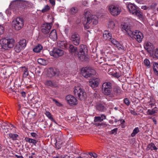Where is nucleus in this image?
Masks as SVG:
<instances>
[{"mask_svg":"<svg viewBox=\"0 0 158 158\" xmlns=\"http://www.w3.org/2000/svg\"><path fill=\"white\" fill-rule=\"evenodd\" d=\"M122 31L127 33L131 37L135 39L138 42H142L143 38V35L139 30H132L129 26L127 25H123L122 27Z\"/></svg>","mask_w":158,"mask_h":158,"instance_id":"nucleus-1","label":"nucleus"},{"mask_svg":"<svg viewBox=\"0 0 158 158\" xmlns=\"http://www.w3.org/2000/svg\"><path fill=\"white\" fill-rule=\"evenodd\" d=\"M85 29H89L90 26L94 24L96 25L98 23V18L95 15H91L90 12L88 11L85 12L82 18Z\"/></svg>","mask_w":158,"mask_h":158,"instance_id":"nucleus-2","label":"nucleus"},{"mask_svg":"<svg viewBox=\"0 0 158 158\" xmlns=\"http://www.w3.org/2000/svg\"><path fill=\"white\" fill-rule=\"evenodd\" d=\"M112 84L110 82H105L103 83L102 86V91L105 95L109 97L114 98V94L111 93L112 90Z\"/></svg>","mask_w":158,"mask_h":158,"instance_id":"nucleus-3","label":"nucleus"},{"mask_svg":"<svg viewBox=\"0 0 158 158\" xmlns=\"http://www.w3.org/2000/svg\"><path fill=\"white\" fill-rule=\"evenodd\" d=\"M87 52V49L86 45L81 44L79 46L78 51L77 54L78 58L82 61L87 60L86 52Z\"/></svg>","mask_w":158,"mask_h":158,"instance_id":"nucleus-4","label":"nucleus"},{"mask_svg":"<svg viewBox=\"0 0 158 158\" xmlns=\"http://www.w3.org/2000/svg\"><path fill=\"white\" fill-rule=\"evenodd\" d=\"M127 7L131 13L136 15L139 19L143 18L142 13L140 11L139 9L137 6L134 4L130 3L128 5Z\"/></svg>","mask_w":158,"mask_h":158,"instance_id":"nucleus-5","label":"nucleus"},{"mask_svg":"<svg viewBox=\"0 0 158 158\" xmlns=\"http://www.w3.org/2000/svg\"><path fill=\"white\" fill-rule=\"evenodd\" d=\"M14 43L15 40L13 39L3 38L0 40V44L6 49H8V48H13L14 46Z\"/></svg>","mask_w":158,"mask_h":158,"instance_id":"nucleus-6","label":"nucleus"},{"mask_svg":"<svg viewBox=\"0 0 158 158\" xmlns=\"http://www.w3.org/2000/svg\"><path fill=\"white\" fill-rule=\"evenodd\" d=\"M81 71L82 76L85 78L91 77L95 73V70L90 67L82 68Z\"/></svg>","mask_w":158,"mask_h":158,"instance_id":"nucleus-7","label":"nucleus"},{"mask_svg":"<svg viewBox=\"0 0 158 158\" xmlns=\"http://www.w3.org/2000/svg\"><path fill=\"white\" fill-rule=\"evenodd\" d=\"M15 29L17 30H20L23 26L24 21L22 18H17L12 22Z\"/></svg>","mask_w":158,"mask_h":158,"instance_id":"nucleus-8","label":"nucleus"},{"mask_svg":"<svg viewBox=\"0 0 158 158\" xmlns=\"http://www.w3.org/2000/svg\"><path fill=\"white\" fill-rule=\"evenodd\" d=\"M108 10L111 15L117 16L120 14L121 12L120 8L117 6L112 5L108 6Z\"/></svg>","mask_w":158,"mask_h":158,"instance_id":"nucleus-9","label":"nucleus"},{"mask_svg":"<svg viewBox=\"0 0 158 158\" xmlns=\"http://www.w3.org/2000/svg\"><path fill=\"white\" fill-rule=\"evenodd\" d=\"M22 4L19 0H16L11 2L9 5V8L13 10H20L22 7Z\"/></svg>","mask_w":158,"mask_h":158,"instance_id":"nucleus-10","label":"nucleus"},{"mask_svg":"<svg viewBox=\"0 0 158 158\" xmlns=\"http://www.w3.org/2000/svg\"><path fill=\"white\" fill-rule=\"evenodd\" d=\"M110 41L118 49L121 53H124L125 52L124 47L115 39L112 38Z\"/></svg>","mask_w":158,"mask_h":158,"instance_id":"nucleus-11","label":"nucleus"},{"mask_svg":"<svg viewBox=\"0 0 158 158\" xmlns=\"http://www.w3.org/2000/svg\"><path fill=\"white\" fill-rule=\"evenodd\" d=\"M50 54L51 56L58 57L63 56L64 54V52L62 50L56 48L50 52Z\"/></svg>","mask_w":158,"mask_h":158,"instance_id":"nucleus-12","label":"nucleus"},{"mask_svg":"<svg viewBox=\"0 0 158 158\" xmlns=\"http://www.w3.org/2000/svg\"><path fill=\"white\" fill-rule=\"evenodd\" d=\"M66 100L67 103L71 106L76 105L78 103L77 99L71 95H67L66 97Z\"/></svg>","mask_w":158,"mask_h":158,"instance_id":"nucleus-13","label":"nucleus"},{"mask_svg":"<svg viewBox=\"0 0 158 158\" xmlns=\"http://www.w3.org/2000/svg\"><path fill=\"white\" fill-rule=\"evenodd\" d=\"M70 40L75 45H78L80 42V37L79 35L77 33H72Z\"/></svg>","mask_w":158,"mask_h":158,"instance_id":"nucleus-14","label":"nucleus"},{"mask_svg":"<svg viewBox=\"0 0 158 158\" xmlns=\"http://www.w3.org/2000/svg\"><path fill=\"white\" fill-rule=\"evenodd\" d=\"M144 46L145 49L150 54L153 53L154 47L151 43L149 42H145Z\"/></svg>","mask_w":158,"mask_h":158,"instance_id":"nucleus-15","label":"nucleus"},{"mask_svg":"<svg viewBox=\"0 0 158 158\" xmlns=\"http://www.w3.org/2000/svg\"><path fill=\"white\" fill-rule=\"evenodd\" d=\"M51 28L52 25L51 23L44 24L42 27L41 31L44 34H47L49 33Z\"/></svg>","mask_w":158,"mask_h":158,"instance_id":"nucleus-16","label":"nucleus"},{"mask_svg":"<svg viewBox=\"0 0 158 158\" xmlns=\"http://www.w3.org/2000/svg\"><path fill=\"white\" fill-rule=\"evenodd\" d=\"M59 74V71L56 69L51 68H49L48 71V77H51L54 76H58Z\"/></svg>","mask_w":158,"mask_h":158,"instance_id":"nucleus-17","label":"nucleus"},{"mask_svg":"<svg viewBox=\"0 0 158 158\" xmlns=\"http://www.w3.org/2000/svg\"><path fill=\"white\" fill-rule=\"evenodd\" d=\"M99 80L98 78L93 77L90 80L89 85L92 87H96L98 85Z\"/></svg>","mask_w":158,"mask_h":158,"instance_id":"nucleus-18","label":"nucleus"},{"mask_svg":"<svg viewBox=\"0 0 158 158\" xmlns=\"http://www.w3.org/2000/svg\"><path fill=\"white\" fill-rule=\"evenodd\" d=\"M44 84L46 86L52 87H56L58 85L57 82L50 80L46 81L44 82Z\"/></svg>","mask_w":158,"mask_h":158,"instance_id":"nucleus-19","label":"nucleus"},{"mask_svg":"<svg viewBox=\"0 0 158 158\" xmlns=\"http://www.w3.org/2000/svg\"><path fill=\"white\" fill-rule=\"evenodd\" d=\"M69 51L72 54L77 56L78 53L77 49V47L72 44L70 45Z\"/></svg>","mask_w":158,"mask_h":158,"instance_id":"nucleus-20","label":"nucleus"},{"mask_svg":"<svg viewBox=\"0 0 158 158\" xmlns=\"http://www.w3.org/2000/svg\"><path fill=\"white\" fill-rule=\"evenodd\" d=\"M57 45L58 47L63 49H66L68 48V44L66 41H59L57 42Z\"/></svg>","mask_w":158,"mask_h":158,"instance_id":"nucleus-21","label":"nucleus"},{"mask_svg":"<svg viewBox=\"0 0 158 158\" xmlns=\"http://www.w3.org/2000/svg\"><path fill=\"white\" fill-rule=\"evenodd\" d=\"M122 90L118 86H115L113 87V91L112 90L111 93L114 94V97L118 95H119L121 94Z\"/></svg>","mask_w":158,"mask_h":158,"instance_id":"nucleus-22","label":"nucleus"},{"mask_svg":"<svg viewBox=\"0 0 158 158\" xmlns=\"http://www.w3.org/2000/svg\"><path fill=\"white\" fill-rule=\"evenodd\" d=\"M111 34L107 31H105L103 34V37L106 40H110L112 38Z\"/></svg>","mask_w":158,"mask_h":158,"instance_id":"nucleus-23","label":"nucleus"},{"mask_svg":"<svg viewBox=\"0 0 158 158\" xmlns=\"http://www.w3.org/2000/svg\"><path fill=\"white\" fill-rule=\"evenodd\" d=\"M49 37L53 40H55L57 39V35L55 30L53 29L52 31L49 34Z\"/></svg>","mask_w":158,"mask_h":158,"instance_id":"nucleus-24","label":"nucleus"},{"mask_svg":"<svg viewBox=\"0 0 158 158\" xmlns=\"http://www.w3.org/2000/svg\"><path fill=\"white\" fill-rule=\"evenodd\" d=\"M83 92H84V90L80 86H78L75 87L73 92L75 95L77 96Z\"/></svg>","mask_w":158,"mask_h":158,"instance_id":"nucleus-25","label":"nucleus"},{"mask_svg":"<svg viewBox=\"0 0 158 158\" xmlns=\"http://www.w3.org/2000/svg\"><path fill=\"white\" fill-rule=\"evenodd\" d=\"M106 116L104 114H102L100 116H96L94 117V122H101L104 119H106Z\"/></svg>","mask_w":158,"mask_h":158,"instance_id":"nucleus-26","label":"nucleus"},{"mask_svg":"<svg viewBox=\"0 0 158 158\" xmlns=\"http://www.w3.org/2000/svg\"><path fill=\"white\" fill-rule=\"evenodd\" d=\"M24 139L26 142H28L30 143H31L35 146H36V145L38 142V141L36 140L28 137L25 138Z\"/></svg>","mask_w":158,"mask_h":158,"instance_id":"nucleus-27","label":"nucleus"},{"mask_svg":"<svg viewBox=\"0 0 158 158\" xmlns=\"http://www.w3.org/2000/svg\"><path fill=\"white\" fill-rule=\"evenodd\" d=\"M157 149V148L156 147L154 143H151L148 145L146 149L147 151H149L150 150H156Z\"/></svg>","mask_w":158,"mask_h":158,"instance_id":"nucleus-28","label":"nucleus"},{"mask_svg":"<svg viewBox=\"0 0 158 158\" xmlns=\"http://www.w3.org/2000/svg\"><path fill=\"white\" fill-rule=\"evenodd\" d=\"M43 49V47L40 44H38L33 49V51L36 53H39Z\"/></svg>","mask_w":158,"mask_h":158,"instance_id":"nucleus-29","label":"nucleus"},{"mask_svg":"<svg viewBox=\"0 0 158 158\" xmlns=\"http://www.w3.org/2000/svg\"><path fill=\"white\" fill-rule=\"evenodd\" d=\"M158 112V109L156 107H154L152 110L148 109L147 111L148 114L154 115Z\"/></svg>","mask_w":158,"mask_h":158,"instance_id":"nucleus-30","label":"nucleus"},{"mask_svg":"<svg viewBox=\"0 0 158 158\" xmlns=\"http://www.w3.org/2000/svg\"><path fill=\"white\" fill-rule=\"evenodd\" d=\"M78 11L77 8L73 7L70 8L69 10V13L72 15H73L76 14Z\"/></svg>","mask_w":158,"mask_h":158,"instance_id":"nucleus-31","label":"nucleus"},{"mask_svg":"<svg viewBox=\"0 0 158 158\" xmlns=\"http://www.w3.org/2000/svg\"><path fill=\"white\" fill-rule=\"evenodd\" d=\"M97 109L101 111H103L106 110L104 105L102 104H99L97 106Z\"/></svg>","mask_w":158,"mask_h":158,"instance_id":"nucleus-32","label":"nucleus"},{"mask_svg":"<svg viewBox=\"0 0 158 158\" xmlns=\"http://www.w3.org/2000/svg\"><path fill=\"white\" fill-rule=\"evenodd\" d=\"M77 96L79 99L81 100H84L86 96V93L85 92H83L80 94H79L77 95Z\"/></svg>","mask_w":158,"mask_h":158,"instance_id":"nucleus-33","label":"nucleus"},{"mask_svg":"<svg viewBox=\"0 0 158 158\" xmlns=\"http://www.w3.org/2000/svg\"><path fill=\"white\" fill-rule=\"evenodd\" d=\"M153 70L154 73L158 76V64L155 63L153 64Z\"/></svg>","mask_w":158,"mask_h":158,"instance_id":"nucleus-34","label":"nucleus"},{"mask_svg":"<svg viewBox=\"0 0 158 158\" xmlns=\"http://www.w3.org/2000/svg\"><path fill=\"white\" fill-rule=\"evenodd\" d=\"M45 114L49 119H51L52 121L54 122L55 123L57 124L56 122L52 117L51 114L49 111H46L45 113Z\"/></svg>","mask_w":158,"mask_h":158,"instance_id":"nucleus-35","label":"nucleus"},{"mask_svg":"<svg viewBox=\"0 0 158 158\" xmlns=\"http://www.w3.org/2000/svg\"><path fill=\"white\" fill-rule=\"evenodd\" d=\"M23 76L26 77L28 75V69L26 67H24L23 68Z\"/></svg>","mask_w":158,"mask_h":158,"instance_id":"nucleus-36","label":"nucleus"},{"mask_svg":"<svg viewBox=\"0 0 158 158\" xmlns=\"http://www.w3.org/2000/svg\"><path fill=\"white\" fill-rule=\"evenodd\" d=\"M23 48L17 44L14 48L15 51L17 52H19Z\"/></svg>","mask_w":158,"mask_h":158,"instance_id":"nucleus-37","label":"nucleus"},{"mask_svg":"<svg viewBox=\"0 0 158 158\" xmlns=\"http://www.w3.org/2000/svg\"><path fill=\"white\" fill-rule=\"evenodd\" d=\"M50 9V6L48 5H47L44 7L41 11L42 13H44L48 11Z\"/></svg>","mask_w":158,"mask_h":158,"instance_id":"nucleus-38","label":"nucleus"},{"mask_svg":"<svg viewBox=\"0 0 158 158\" xmlns=\"http://www.w3.org/2000/svg\"><path fill=\"white\" fill-rule=\"evenodd\" d=\"M18 44L23 48L26 45V40L25 39L21 40Z\"/></svg>","mask_w":158,"mask_h":158,"instance_id":"nucleus-39","label":"nucleus"},{"mask_svg":"<svg viewBox=\"0 0 158 158\" xmlns=\"http://www.w3.org/2000/svg\"><path fill=\"white\" fill-rule=\"evenodd\" d=\"M144 65L149 68L150 67V63L149 60L147 59H145L143 61Z\"/></svg>","mask_w":158,"mask_h":158,"instance_id":"nucleus-40","label":"nucleus"},{"mask_svg":"<svg viewBox=\"0 0 158 158\" xmlns=\"http://www.w3.org/2000/svg\"><path fill=\"white\" fill-rule=\"evenodd\" d=\"M139 131V128L138 127H135L133 130L132 133L131 135L132 137H134L135 135L137 134Z\"/></svg>","mask_w":158,"mask_h":158,"instance_id":"nucleus-41","label":"nucleus"},{"mask_svg":"<svg viewBox=\"0 0 158 158\" xmlns=\"http://www.w3.org/2000/svg\"><path fill=\"white\" fill-rule=\"evenodd\" d=\"M38 62L39 64L43 65H45L46 64V60L41 58L38 59Z\"/></svg>","mask_w":158,"mask_h":158,"instance_id":"nucleus-42","label":"nucleus"},{"mask_svg":"<svg viewBox=\"0 0 158 158\" xmlns=\"http://www.w3.org/2000/svg\"><path fill=\"white\" fill-rule=\"evenodd\" d=\"M153 57L154 58L158 59V48L154 50Z\"/></svg>","mask_w":158,"mask_h":158,"instance_id":"nucleus-43","label":"nucleus"},{"mask_svg":"<svg viewBox=\"0 0 158 158\" xmlns=\"http://www.w3.org/2000/svg\"><path fill=\"white\" fill-rule=\"evenodd\" d=\"M111 74L114 77L117 78L121 76L120 73L116 72L115 73H112Z\"/></svg>","mask_w":158,"mask_h":158,"instance_id":"nucleus-44","label":"nucleus"},{"mask_svg":"<svg viewBox=\"0 0 158 158\" xmlns=\"http://www.w3.org/2000/svg\"><path fill=\"white\" fill-rule=\"evenodd\" d=\"M9 137L12 138L13 140H15L18 136V135L16 134H10L9 135Z\"/></svg>","mask_w":158,"mask_h":158,"instance_id":"nucleus-45","label":"nucleus"},{"mask_svg":"<svg viewBox=\"0 0 158 158\" xmlns=\"http://www.w3.org/2000/svg\"><path fill=\"white\" fill-rule=\"evenodd\" d=\"M115 24L113 22H110L108 24V27L111 29L114 27Z\"/></svg>","mask_w":158,"mask_h":158,"instance_id":"nucleus-46","label":"nucleus"},{"mask_svg":"<svg viewBox=\"0 0 158 158\" xmlns=\"http://www.w3.org/2000/svg\"><path fill=\"white\" fill-rule=\"evenodd\" d=\"M124 103L127 106H128L130 105V101L127 98H125L123 100Z\"/></svg>","mask_w":158,"mask_h":158,"instance_id":"nucleus-47","label":"nucleus"},{"mask_svg":"<svg viewBox=\"0 0 158 158\" xmlns=\"http://www.w3.org/2000/svg\"><path fill=\"white\" fill-rule=\"evenodd\" d=\"M4 30L3 27L0 26V35L4 33Z\"/></svg>","mask_w":158,"mask_h":158,"instance_id":"nucleus-48","label":"nucleus"},{"mask_svg":"<svg viewBox=\"0 0 158 158\" xmlns=\"http://www.w3.org/2000/svg\"><path fill=\"white\" fill-rule=\"evenodd\" d=\"M27 6L29 7H32L34 5L33 4L30 2H29L27 1L26 3Z\"/></svg>","mask_w":158,"mask_h":158,"instance_id":"nucleus-49","label":"nucleus"},{"mask_svg":"<svg viewBox=\"0 0 158 158\" xmlns=\"http://www.w3.org/2000/svg\"><path fill=\"white\" fill-rule=\"evenodd\" d=\"M157 4L156 3H153L150 6L151 9H154L156 8Z\"/></svg>","mask_w":158,"mask_h":158,"instance_id":"nucleus-50","label":"nucleus"},{"mask_svg":"<svg viewBox=\"0 0 158 158\" xmlns=\"http://www.w3.org/2000/svg\"><path fill=\"white\" fill-rule=\"evenodd\" d=\"M89 154L90 156L93 157L94 158H97L98 157V155L95 153L90 152Z\"/></svg>","mask_w":158,"mask_h":158,"instance_id":"nucleus-51","label":"nucleus"},{"mask_svg":"<svg viewBox=\"0 0 158 158\" xmlns=\"http://www.w3.org/2000/svg\"><path fill=\"white\" fill-rule=\"evenodd\" d=\"M31 136L36 138L38 136V135L35 133L32 132L31 133Z\"/></svg>","mask_w":158,"mask_h":158,"instance_id":"nucleus-52","label":"nucleus"},{"mask_svg":"<svg viewBox=\"0 0 158 158\" xmlns=\"http://www.w3.org/2000/svg\"><path fill=\"white\" fill-rule=\"evenodd\" d=\"M61 143H60V144H61ZM60 144L59 141L56 142V147L58 148V149H60L61 148V146L60 145H59Z\"/></svg>","mask_w":158,"mask_h":158,"instance_id":"nucleus-53","label":"nucleus"},{"mask_svg":"<svg viewBox=\"0 0 158 158\" xmlns=\"http://www.w3.org/2000/svg\"><path fill=\"white\" fill-rule=\"evenodd\" d=\"M130 111L131 114L135 115H137V113L134 110H131Z\"/></svg>","mask_w":158,"mask_h":158,"instance_id":"nucleus-54","label":"nucleus"},{"mask_svg":"<svg viewBox=\"0 0 158 158\" xmlns=\"http://www.w3.org/2000/svg\"><path fill=\"white\" fill-rule=\"evenodd\" d=\"M117 131H118V128H115L111 131V134H115L117 132Z\"/></svg>","mask_w":158,"mask_h":158,"instance_id":"nucleus-55","label":"nucleus"},{"mask_svg":"<svg viewBox=\"0 0 158 158\" xmlns=\"http://www.w3.org/2000/svg\"><path fill=\"white\" fill-rule=\"evenodd\" d=\"M53 100L54 102H55V103L56 104V105L57 106H61V104L58 101H57V100H56L54 99H53Z\"/></svg>","mask_w":158,"mask_h":158,"instance_id":"nucleus-56","label":"nucleus"},{"mask_svg":"<svg viewBox=\"0 0 158 158\" xmlns=\"http://www.w3.org/2000/svg\"><path fill=\"white\" fill-rule=\"evenodd\" d=\"M49 1L52 6H54L55 5V0H49Z\"/></svg>","mask_w":158,"mask_h":158,"instance_id":"nucleus-57","label":"nucleus"},{"mask_svg":"<svg viewBox=\"0 0 158 158\" xmlns=\"http://www.w3.org/2000/svg\"><path fill=\"white\" fill-rule=\"evenodd\" d=\"M148 104L150 105V106H151V107H152V106H154V105L155 104V103L154 102H148Z\"/></svg>","mask_w":158,"mask_h":158,"instance_id":"nucleus-58","label":"nucleus"},{"mask_svg":"<svg viewBox=\"0 0 158 158\" xmlns=\"http://www.w3.org/2000/svg\"><path fill=\"white\" fill-rule=\"evenodd\" d=\"M150 118L152 119L153 121L154 122L155 124H156V119L155 118H152V117H151Z\"/></svg>","mask_w":158,"mask_h":158,"instance_id":"nucleus-59","label":"nucleus"},{"mask_svg":"<svg viewBox=\"0 0 158 158\" xmlns=\"http://www.w3.org/2000/svg\"><path fill=\"white\" fill-rule=\"evenodd\" d=\"M148 7L146 6H141V9L144 10L147 9Z\"/></svg>","mask_w":158,"mask_h":158,"instance_id":"nucleus-60","label":"nucleus"},{"mask_svg":"<svg viewBox=\"0 0 158 158\" xmlns=\"http://www.w3.org/2000/svg\"><path fill=\"white\" fill-rule=\"evenodd\" d=\"M21 94L22 96L23 97H25L26 96V93L24 91L22 92H21Z\"/></svg>","mask_w":158,"mask_h":158,"instance_id":"nucleus-61","label":"nucleus"},{"mask_svg":"<svg viewBox=\"0 0 158 158\" xmlns=\"http://www.w3.org/2000/svg\"><path fill=\"white\" fill-rule=\"evenodd\" d=\"M135 0V1L137 2L138 3H139V4H141L142 2L141 0Z\"/></svg>","mask_w":158,"mask_h":158,"instance_id":"nucleus-62","label":"nucleus"},{"mask_svg":"<svg viewBox=\"0 0 158 158\" xmlns=\"http://www.w3.org/2000/svg\"><path fill=\"white\" fill-rule=\"evenodd\" d=\"M15 156L17 158H23V157L22 156H19L17 155H15Z\"/></svg>","mask_w":158,"mask_h":158,"instance_id":"nucleus-63","label":"nucleus"},{"mask_svg":"<svg viewBox=\"0 0 158 158\" xmlns=\"http://www.w3.org/2000/svg\"><path fill=\"white\" fill-rule=\"evenodd\" d=\"M64 157L63 156H58L56 157H54V158H63Z\"/></svg>","mask_w":158,"mask_h":158,"instance_id":"nucleus-64","label":"nucleus"}]
</instances>
